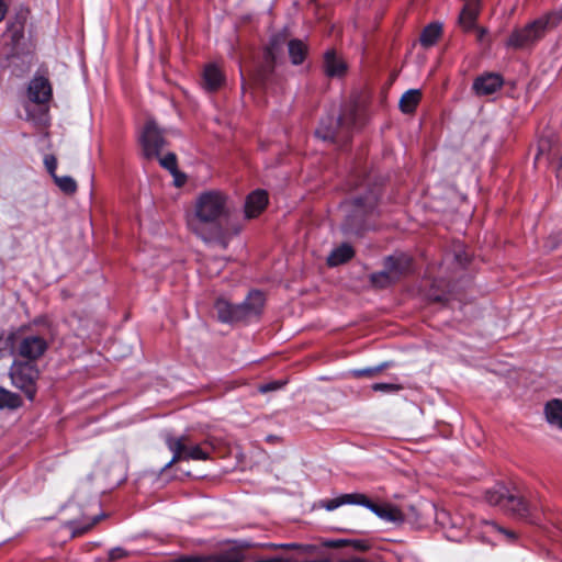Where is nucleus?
Here are the masks:
<instances>
[{"label": "nucleus", "mask_w": 562, "mask_h": 562, "mask_svg": "<svg viewBox=\"0 0 562 562\" xmlns=\"http://www.w3.org/2000/svg\"><path fill=\"white\" fill-rule=\"evenodd\" d=\"M8 11V5L4 0H0V22L4 19Z\"/></svg>", "instance_id": "37"}, {"label": "nucleus", "mask_w": 562, "mask_h": 562, "mask_svg": "<svg viewBox=\"0 0 562 562\" xmlns=\"http://www.w3.org/2000/svg\"><path fill=\"white\" fill-rule=\"evenodd\" d=\"M479 11V2L475 0H469L464 4L459 15V24L464 31L468 32L475 27Z\"/></svg>", "instance_id": "16"}, {"label": "nucleus", "mask_w": 562, "mask_h": 562, "mask_svg": "<svg viewBox=\"0 0 562 562\" xmlns=\"http://www.w3.org/2000/svg\"><path fill=\"white\" fill-rule=\"evenodd\" d=\"M139 142L146 158H157L166 145L165 132L149 119L140 132Z\"/></svg>", "instance_id": "9"}, {"label": "nucleus", "mask_w": 562, "mask_h": 562, "mask_svg": "<svg viewBox=\"0 0 562 562\" xmlns=\"http://www.w3.org/2000/svg\"><path fill=\"white\" fill-rule=\"evenodd\" d=\"M558 12H548L522 27L515 29L509 35L506 46L515 49H526L536 45L546 34L560 22Z\"/></svg>", "instance_id": "2"}, {"label": "nucleus", "mask_w": 562, "mask_h": 562, "mask_svg": "<svg viewBox=\"0 0 562 562\" xmlns=\"http://www.w3.org/2000/svg\"><path fill=\"white\" fill-rule=\"evenodd\" d=\"M422 99V92L418 89L406 91L400 99V109L403 113L409 114L415 111Z\"/></svg>", "instance_id": "23"}, {"label": "nucleus", "mask_w": 562, "mask_h": 562, "mask_svg": "<svg viewBox=\"0 0 562 562\" xmlns=\"http://www.w3.org/2000/svg\"><path fill=\"white\" fill-rule=\"evenodd\" d=\"M160 165L171 171L172 173L176 172L177 169V158L175 154H167L165 157L160 158Z\"/></svg>", "instance_id": "32"}, {"label": "nucleus", "mask_w": 562, "mask_h": 562, "mask_svg": "<svg viewBox=\"0 0 562 562\" xmlns=\"http://www.w3.org/2000/svg\"><path fill=\"white\" fill-rule=\"evenodd\" d=\"M355 122L356 108L353 105H347L336 121L333 119L322 121L319 127L316 130V136L323 140H345Z\"/></svg>", "instance_id": "5"}, {"label": "nucleus", "mask_w": 562, "mask_h": 562, "mask_svg": "<svg viewBox=\"0 0 562 562\" xmlns=\"http://www.w3.org/2000/svg\"><path fill=\"white\" fill-rule=\"evenodd\" d=\"M168 449L172 452V459L166 467L183 460H206L209 452L199 445L192 443L188 437H168L166 439Z\"/></svg>", "instance_id": "6"}, {"label": "nucleus", "mask_w": 562, "mask_h": 562, "mask_svg": "<svg viewBox=\"0 0 562 562\" xmlns=\"http://www.w3.org/2000/svg\"><path fill=\"white\" fill-rule=\"evenodd\" d=\"M411 265L412 259L407 255L391 256L386 259L385 270L372 274L371 280L378 286H386L405 274L409 270Z\"/></svg>", "instance_id": "7"}, {"label": "nucleus", "mask_w": 562, "mask_h": 562, "mask_svg": "<svg viewBox=\"0 0 562 562\" xmlns=\"http://www.w3.org/2000/svg\"><path fill=\"white\" fill-rule=\"evenodd\" d=\"M376 204V196L374 194H370L366 199L357 198L353 201V211L350 215L351 220L361 218L366 213L372 211Z\"/></svg>", "instance_id": "21"}, {"label": "nucleus", "mask_w": 562, "mask_h": 562, "mask_svg": "<svg viewBox=\"0 0 562 562\" xmlns=\"http://www.w3.org/2000/svg\"><path fill=\"white\" fill-rule=\"evenodd\" d=\"M362 498V494H342L333 499H324L319 502V507L325 508L329 512L342 506V505H359Z\"/></svg>", "instance_id": "18"}, {"label": "nucleus", "mask_w": 562, "mask_h": 562, "mask_svg": "<svg viewBox=\"0 0 562 562\" xmlns=\"http://www.w3.org/2000/svg\"><path fill=\"white\" fill-rule=\"evenodd\" d=\"M324 68L327 76L341 77L347 70V65L334 50H328L324 57Z\"/></svg>", "instance_id": "17"}, {"label": "nucleus", "mask_w": 562, "mask_h": 562, "mask_svg": "<svg viewBox=\"0 0 562 562\" xmlns=\"http://www.w3.org/2000/svg\"><path fill=\"white\" fill-rule=\"evenodd\" d=\"M560 166L562 167V159H561Z\"/></svg>", "instance_id": "43"}, {"label": "nucleus", "mask_w": 562, "mask_h": 562, "mask_svg": "<svg viewBox=\"0 0 562 562\" xmlns=\"http://www.w3.org/2000/svg\"><path fill=\"white\" fill-rule=\"evenodd\" d=\"M385 367H386V364H382V366L373 367V368H366V369L353 370L352 371V375L356 376V378L373 376L376 373H379L380 371H382V369H384Z\"/></svg>", "instance_id": "31"}, {"label": "nucleus", "mask_w": 562, "mask_h": 562, "mask_svg": "<svg viewBox=\"0 0 562 562\" xmlns=\"http://www.w3.org/2000/svg\"><path fill=\"white\" fill-rule=\"evenodd\" d=\"M29 98L35 103H45L52 95L49 81L44 77H35L29 85Z\"/></svg>", "instance_id": "12"}, {"label": "nucleus", "mask_w": 562, "mask_h": 562, "mask_svg": "<svg viewBox=\"0 0 562 562\" xmlns=\"http://www.w3.org/2000/svg\"><path fill=\"white\" fill-rule=\"evenodd\" d=\"M229 214L228 195L221 190H205L194 199L192 212L188 216V226L203 241L216 244L225 249L229 237L222 223Z\"/></svg>", "instance_id": "1"}, {"label": "nucleus", "mask_w": 562, "mask_h": 562, "mask_svg": "<svg viewBox=\"0 0 562 562\" xmlns=\"http://www.w3.org/2000/svg\"><path fill=\"white\" fill-rule=\"evenodd\" d=\"M505 510L521 519H527L530 516V508L527 502L522 497L513 494H509L506 498Z\"/></svg>", "instance_id": "19"}, {"label": "nucleus", "mask_w": 562, "mask_h": 562, "mask_svg": "<svg viewBox=\"0 0 562 562\" xmlns=\"http://www.w3.org/2000/svg\"><path fill=\"white\" fill-rule=\"evenodd\" d=\"M26 22V13H19L8 23L5 35L10 37L13 47L20 45L24 38V27Z\"/></svg>", "instance_id": "15"}, {"label": "nucleus", "mask_w": 562, "mask_h": 562, "mask_svg": "<svg viewBox=\"0 0 562 562\" xmlns=\"http://www.w3.org/2000/svg\"><path fill=\"white\" fill-rule=\"evenodd\" d=\"M483 527L484 535L496 533L498 536L504 537L509 542L516 540V533L514 531L507 530L493 521H483Z\"/></svg>", "instance_id": "26"}, {"label": "nucleus", "mask_w": 562, "mask_h": 562, "mask_svg": "<svg viewBox=\"0 0 562 562\" xmlns=\"http://www.w3.org/2000/svg\"><path fill=\"white\" fill-rule=\"evenodd\" d=\"M223 74L215 65H209L203 72L204 86L207 90H216L223 82Z\"/></svg>", "instance_id": "24"}, {"label": "nucleus", "mask_w": 562, "mask_h": 562, "mask_svg": "<svg viewBox=\"0 0 562 562\" xmlns=\"http://www.w3.org/2000/svg\"><path fill=\"white\" fill-rule=\"evenodd\" d=\"M268 204V195L263 190H256L247 196L245 203L246 217L252 218L258 216Z\"/></svg>", "instance_id": "14"}, {"label": "nucleus", "mask_w": 562, "mask_h": 562, "mask_svg": "<svg viewBox=\"0 0 562 562\" xmlns=\"http://www.w3.org/2000/svg\"><path fill=\"white\" fill-rule=\"evenodd\" d=\"M359 505L369 508L372 513H374L379 518L393 524H400L404 521V515L400 508L391 504H382L378 505L372 503L364 494H362V498Z\"/></svg>", "instance_id": "10"}, {"label": "nucleus", "mask_w": 562, "mask_h": 562, "mask_svg": "<svg viewBox=\"0 0 562 562\" xmlns=\"http://www.w3.org/2000/svg\"><path fill=\"white\" fill-rule=\"evenodd\" d=\"M457 257V260L460 262V263H465L468 261V257L465 256L464 258L461 257V255L457 254L456 255Z\"/></svg>", "instance_id": "39"}, {"label": "nucleus", "mask_w": 562, "mask_h": 562, "mask_svg": "<svg viewBox=\"0 0 562 562\" xmlns=\"http://www.w3.org/2000/svg\"><path fill=\"white\" fill-rule=\"evenodd\" d=\"M53 179H54L56 186L64 193L72 194V193H75L77 191V183H76V181L71 177H69V176H63V177L55 176Z\"/></svg>", "instance_id": "29"}, {"label": "nucleus", "mask_w": 562, "mask_h": 562, "mask_svg": "<svg viewBox=\"0 0 562 562\" xmlns=\"http://www.w3.org/2000/svg\"><path fill=\"white\" fill-rule=\"evenodd\" d=\"M46 349V340L37 335H29L23 337L16 347L19 355L29 360H35L40 358L43 356Z\"/></svg>", "instance_id": "11"}, {"label": "nucleus", "mask_w": 562, "mask_h": 562, "mask_svg": "<svg viewBox=\"0 0 562 562\" xmlns=\"http://www.w3.org/2000/svg\"><path fill=\"white\" fill-rule=\"evenodd\" d=\"M44 165L47 169V171L49 172V175L54 178L55 176H57L55 173L56 171V168H57V159L55 156L53 155H47L45 156L44 158Z\"/></svg>", "instance_id": "33"}, {"label": "nucleus", "mask_w": 562, "mask_h": 562, "mask_svg": "<svg viewBox=\"0 0 562 562\" xmlns=\"http://www.w3.org/2000/svg\"><path fill=\"white\" fill-rule=\"evenodd\" d=\"M546 416L550 424L562 426V402L553 400L546 405Z\"/></svg>", "instance_id": "25"}, {"label": "nucleus", "mask_w": 562, "mask_h": 562, "mask_svg": "<svg viewBox=\"0 0 562 562\" xmlns=\"http://www.w3.org/2000/svg\"><path fill=\"white\" fill-rule=\"evenodd\" d=\"M372 390L375 392L395 393L402 390V386L396 383H374Z\"/></svg>", "instance_id": "30"}, {"label": "nucleus", "mask_w": 562, "mask_h": 562, "mask_svg": "<svg viewBox=\"0 0 562 562\" xmlns=\"http://www.w3.org/2000/svg\"><path fill=\"white\" fill-rule=\"evenodd\" d=\"M98 521H99V517H98V516H95V517L92 519V521H91L88 526H85V527L79 528V529H75V530H74V532H72V535H74V536H80V535H82V533L87 532V531H88L92 526H94Z\"/></svg>", "instance_id": "35"}, {"label": "nucleus", "mask_w": 562, "mask_h": 562, "mask_svg": "<svg viewBox=\"0 0 562 562\" xmlns=\"http://www.w3.org/2000/svg\"><path fill=\"white\" fill-rule=\"evenodd\" d=\"M288 46L289 56L293 65H300L303 63L306 54L307 46L301 40H288L285 32L276 34L265 53V70L272 71L274 64L282 54L283 47Z\"/></svg>", "instance_id": "4"}, {"label": "nucleus", "mask_w": 562, "mask_h": 562, "mask_svg": "<svg viewBox=\"0 0 562 562\" xmlns=\"http://www.w3.org/2000/svg\"><path fill=\"white\" fill-rule=\"evenodd\" d=\"M21 405V398L15 393L0 387V408H16Z\"/></svg>", "instance_id": "28"}, {"label": "nucleus", "mask_w": 562, "mask_h": 562, "mask_svg": "<svg viewBox=\"0 0 562 562\" xmlns=\"http://www.w3.org/2000/svg\"><path fill=\"white\" fill-rule=\"evenodd\" d=\"M441 33L439 24H429L426 26L420 35V42L424 46H431L438 40Z\"/></svg>", "instance_id": "27"}, {"label": "nucleus", "mask_w": 562, "mask_h": 562, "mask_svg": "<svg viewBox=\"0 0 562 562\" xmlns=\"http://www.w3.org/2000/svg\"><path fill=\"white\" fill-rule=\"evenodd\" d=\"M509 495L507 488L503 484H496L493 488L488 490L485 494V501L493 506H501L504 510L506 508V498Z\"/></svg>", "instance_id": "22"}, {"label": "nucleus", "mask_w": 562, "mask_h": 562, "mask_svg": "<svg viewBox=\"0 0 562 562\" xmlns=\"http://www.w3.org/2000/svg\"><path fill=\"white\" fill-rule=\"evenodd\" d=\"M339 562H363V561L361 559H358V558H352V559L342 560V561H339Z\"/></svg>", "instance_id": "40"}, {"label": "nucleus", "mask_w": 562, "mask_h": 562, "mask_svg": "<svg viewBox=\"0 0 562 562\" xmlns=\"http://www.w3.org/2000/svg\"><path fill=\"white\" fill-rule=\"evenodd\" d=\"M123 555V550L121 548H115L110 551V559H119Z\"/></svg>", "instance_id": "36"}, {"label": "nucleus", "mask_w": 562, "mask_h": 562, "mask_svg": "<svg viewBox=\"0 0 562 562\" xmlns=\"http://www.w3.org/2000/svg\"><path fill=\"white\" fill-rule=\"evenodd\" d=\"M278 547H279V548H292V547H293V544H280V546H278Z\"/></svg>", "instance_id": "42"}, {"label": "nucleus", "mask_w": 562, "mask_h": 562, "mask_svg": "<svg viewBox=\"0 0 562 562\" xmlns=\"http://www.w3.org/2000/svg\"><path fill=\"white\" fill-rule=\"evenodd\" d=\"M263 304V294L259 291H254L249 293L243 303L237 305H233L223 299L217 300L215 311L218 319L224 323L248 322L260 314Z\"/></svg>", "instance_id": "3"}, {"label": "nucleus", "mask_w": 562, "mask_h": 562, "mask_svg": "<svg viewBox=\"0 0 562 562\" xmlns=\"http://www.w3.org/2000/svg\"><path fill=\"white\" fill-rule=\"evenodd\" d=\"M355 255L352 247L348 244H342L335 248L327 258V263L330 267H336L347 262Z\"/></svg>", "instance_id": "20"}, {"label": "nucleus", "mask_w": 562, "mask_h": 562, "mask_svg": "<svg viewBox=\"0 0 562 562\" xmlns=\"http://www.w3.org/2000/svg\"><path fill=\"white\" fill-rule=\"evenodd\" d=\"M476 30V36H477V40L479 41H483L484 36L486 35L487 33V30L484 29V27H474Z\"/></svg>", "instance_id": "38"}, {"label": "nucleus", "mask_w": 562, "mask_h": 562, "mask_svg": "<svg viewBox=\"0 0 562 562\" xmlns=\"http://www.w3.org/2000/svg\"><path fill=\"white\" fill-rule=\"evenodd\" d=\"M345 228H346V231H351L353 227H352V224L350 223V224H347L345 226Z\"/></svg>", "instance_id": "41"}, {"label": "nucleus", "mask_w": 562, "mask_h": 562, "mask_svg": "<svg viewBox=\"0 0 562 562\" xmlns=\"http://www.w3.org/2000/svg\"><path fill=\"white\" fill-rule=\"evenodd\" d=\"M503 85V79L497 74H486L475 79L473 89L479 95H488L497 91Z\"/></svg>", "instance_id": "13"}, {"label": "nucleus", "mask_w": 562, "mask_h": 562, "mask_svg": "<svg viewBox=\"0 0 562 562\" xmlns=\"http://www.w3.org/2000/svg\"><path fill=\"white\" fill-rule=\"evenodd\" d=\"M284 383L283 382H280V381H274V382H270V383H266V384H262L259 386V391L261 393H268V392H271V391H274V390H278L280 387H282Z\"/></svg>", "instance_id": "34"}, {"label": "nucleus", "mask_w": 562, "mask_h": 562, "mask_svg": "<svg viewBox=\"0 0 562 562\" xmlns=\"http://www.w3.org/2000/svg\"><path fill=\"white\" fill-rule=\"evenodd\" d=\"M37 376L36 368L30 362L14 361L10 370L13 385L22 390L30 400H33L35 396L34 384Z\"/></svg>", "instance_id": "8"}]
</instances>
